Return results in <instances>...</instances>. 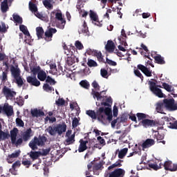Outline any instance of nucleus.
<instances>
[{
    "label": "nucleus",
    "instance_id": "obj_1",
    "mask_svg": "<svg viewBox=\"0 0 177 177\" xmlns=\"http://www.w3.org/2000/svg\"><path fill=\"white\" fill-rule=\"evenodd\" d=\"M50 20L51 22L55 23L57 28L64 30L66 26V19L63 17V13L60 10H54L50 12Z\"/></svg>",
    "mask_w": 177,
    "mask_h": 177
},
{
    "label": "nucleus",
    "instance_id": "obj_2",
    "mask_svg": "<svg viewBox=\"0 0 177 177\" xmlns=\"http://www.w3.org/2000/svg\"><path fill=\"white\" fill-rule=\"evenodd\" d=\"M98 115H100V117L98 118V121H100V122L103 123L106 120H108L109 122L111 121H113V113L111 111V109L109 107H100Z\"/></svg>",
    "mask_w": 177,
    "mask_h": 177
},
{
    "label": "nucleus",
    "instance_id": "obj_3",
    "mask_svg": "<svg viewBox=\"0 0 177 177\" xmlns=\"http://www.w3.org/2000/svg\"><path fill=\"white\" fill-rule=\"evenodd\" d=\"M46 140L48 139L45 136H39V138L35 136L29 142L28 146L33 151L38 150V146H45Z\"/></svg>",
    "mask_w": 177,
    "mask_h": 177
},
{
    "label": "nucleus",
    "instance_id": "obj_4",
    "mask_svg": "<svg viewBox=\"0 0 177 177\" xmlns=\"http://www.w3.org/2000/svg\"><path fill=\"white\" fill-rule=\"evenodd\" d=\"M47 131L51 136H55L56 133L62 135L63 132L67 131V125H66V123H62L57 124V127H55L54 128L52 126H49Z\"/></svg>",
    "mask_w": 177,
    "mask_h": 177
},
{
    "label": "nucleus",
    "instance_id": "obj_5",
    "mask_svg": "<svg viewBox=\"0 0 177 177\" xmlns=\"http://www.w3.org/2000/svg\"><path fill=\"white\" fill-rule=\"evenodd\" d=\"M18 133H19V129L16 127H15L12 130L10 131L11 143L14 146H16V147H18V146H21V145H23V139L21 138H19L17 139Z\"/></svg>",
    "mask_w": 177,
    "mask_h": 177
},
{
    "label": "nucleus",
    "instance_id": "obj_6",
    "mask_svg": "<svg viewBox=\"0 0 177 177\" xmlns=\"http://www.w3.org/2000/svg\"><path fill=\"white\" fill-rule=\"evenodd\" d=\"M148 85L149 86V89L152 93H154L156 96L158 97H164V93L160 88H157V84L154 82L149 81Z\"/></svg>",
    "mask_w": 177,
    "mask_h": 177
},
{
    "label": "nucleus",
    "instance_id": "obj_7",
    "mask_svg": "<svg viewBox=\"0 0 177 177\" xmlns=\"http://www.w3.org/2000/svg\"><path fill=\"white\" fill-rule=\"evenodd\" d=\"M163 104L165 109L169 110V111H175V110H177V104H175V100H174V98L163 100Z\"/></svg>",
    "mask_w": 177,
    "mask_h": 177
},
{
    "label": "nucleus",
    "instance_id": "obj_8",
    "mask_svg": "<svg viewBox=\"0 0 177 177\" xmlns=\"http://www.w3.org/2000/svg\"><path fill=\"white\" fill-rule=\"evenodd\" d=\"M2 93L5 95L6 98L12 100L15 96H16V91L10 89L9 87L4 86L2 88Z\"/></svg>",
    "mask_w": 177,
    "mask_h": 177
},
{
    "label": "nucleus",
    "instance_id": "obj_9",
    "mask_svg": "<svg viewBox=\"0 0 177 177\" xmlns=\"http://www.w3.org/2000/svg\"><path fill=\"white\" fill-rule=\"evenodd\" d=\"M57 32V30H56V28H50L44 32L43 39H45L46 42H50L52 38H53V34H56Z\"/></svg>",
    "mask_w": 177,
    "mask_h": 177
},
{
    "label": "nucleus",
    "instance_id": "obj_10",
    "mask_svg": "<svg viewBox=\"0 0 177 177\" xmlns=\"http://www.w3.org/2000/svg\"><path fill=\"white\" fill-rule=\"evenodd\" d=\"M89 17L95 26H97L98 27H102L103 24L99 21V15L95 11L90 10L89 11Z\"/></svg>",
    "mask_w": 177,
    "mask_h": 177
},
{
    "label": "nucleus",
    "instance_id": "obj_11",
    "mask_svg": "<svg viewBox=\"0 0 177 177\" xmlns=\"http://www.w3.org/2000/svg\"><path fill=\"white\" fill-rule=\"evenodd\" d=\"M3 111L7 115V117H12V115L15 114V111H13V106L9 105L8 103L4 104L3 106Z\"/></svg>",
    "mask_w": 177,
    "mask_h": 177
},
{
    "label": "nucleus",
    "instance_id": "obj_12",
    "mask_svg": "<svg viewBox=\"0 0 177 177\" xmlns=\"http://www.w3.org/2000/svg\"><path fill=\"white\" fill-rule=\"evenodd\" d=\"M109 177H124L125 175V170L122 169H116L113 171L108 174Z\"/></svg>",
    "mask_w": 177,
    "mask_h": 177
},
{
    "label": "nucleus",
    "instance_id": "obj_13",
    "mask_svg": "<svg viewBox=\"0 0 177 177\" xmlns=\"http://www.w3.org/2000/svg\"><path fill=\"white\" fill-rule=\"evenodd\" d=\"M163 167L166 171H171V172L177 171V164H172V162L169 160L165 162Z\"/></svg>",
    "mask_w": 177,
    "mask_h": 177
},
{
    "label": "nucleus",
    "instance_id": "obj_14",
    "mask_svg": "<svg viewBox=\"0 0 177 177\" xmlns=\"http://www.w3.org/2000/svg\"><path fill=\"white\" fill-rule=\"evenodd\" d=\"M32 136V130L29 128L24 131L21 135L22 143L23 142H28Z\"/></svg>",
    "mask_w": 177,
    "mask_h": 177
},
{
    "label": "nucleus",
    "instance_id": "obj_15",
    "mask_svg": "<svg viewBox=\"0 0 177 177\" xmlns=\"http://www.w3.org/2000/svg\"><path fill=\"white\" fill-rule=\"evenodd\" d=\"M26 81L30 85H32L33 86H39L41 85V82L37 79V76H28L26 78Z\"/></svg>",
    "mask_w": 177,
    "mask_h": 177
},
{
    "label": "nucleus",
    "instance_id": "obj_16",
    "mask_svg": "<svg viewBox=\"0 0 177 177\" xmlns=\"http://www.w3.org/2000/svg\"><path fill=\"white\" fill-rule=\"evenodd\" d=\"M86 114L88 115V117H91L92 120H98L100 115H99V109H97L96 112L93 110H87L86 111Z\"/></svg>",
    "mask_w": 177,
    "mask_h": 177
},
{
    "label": "nucleus",
    "instance_id": "obj_17",
    "mask_svg": "<svg viewBox=\"0 0 177 177\" xmlns=\"http://www.w3.org/2000/svg\"><path fill=\"white\" fill-rule=\"evenodd\" d=\"M141 124L144 128H149L150 127H156V121L153 120L144 119L141 121Z\"/></svg>",
    "mask_w": 177,
    "mask_h": 177
},
{
    "label": "nucleus",
    "instance_id": "obj_18",
    "mask_svg": "<svg viewBox=\"0 0 177 177\" xmlns=\"http://www.w3.org/2000/svg\"><path fill=\"white\" fill-rule=\"evenodd\" d=\"M138 70H140L146 77H151V71H150L147 67L145 66V65L142 64H138Z\"/></svg>",
    "mask_w": 177,
    "mask_h": 177
},
{
    "label": "nucleus",
    "instance_id": "obj_19",
    "mask_svg": "<svg viewBox=\"0 0 177 177\" xmlns=\"http://www.w3.org/2000/svg\"><path fill=\"white\" fill-rule=\"evenodd\" d=\"M105 49L109 53H113L115 49V44L112 40H108L107 44L105 46Z\"/></svg>",
    "mask_w": 177,
    "mask_h": 177
},
{
    "label": "nucleus",
    "instance_id": "obj_20",
    "mask_svg": "<svg viewBox=\"0 0 177 177\" xmlns=\"http://www.w3.org/2000/svg\"><path fill=\"white\" fill-rule=\"evenodd\" d=\"M155 143L156 141H154V140L148 138L141 145V147H142V150H145V149H149V147H151V146H153Z\"/></svg>",
    "mask_w": 177,
    "mask_h": 177
},
{
    "label": "nucleus",
    "instance_id": "obj_21",
    "mask_svg": "<svg viewBox=\"0 0 177 177\" xmlns=\"http://www.w3.org/2000/svg\"><path fill=\"white\" fill-rule=\"evenodd\" d=\"M80 146L78 149L79 153H82L88 149V147L86 146L88 143V140H83L82 139L80 140Z\"/></svg>",
    "mask_w": 177,
    "mask_h": 177
},
{
    "label": "nucleus",
    "instance_id": "obj_22",
    "mask_svg": "<svg viewBox=\"0 0 177 177\" xmlns=\"http://www.w3.org/2000/svg\"><path fill=\"white\" fill-rule=\"evenodd\" d=\"M11 74L13 75L14 78H17L20 77V68L15 67V66L12 65L10 66Z\"/></svg>",
    "mask_w": 177,
    "mask_h": 177
},
{
    "label": "nucleus",
    "instance_id": "obj_23",
    "mask_svg": "<svg viewBox=\"0 0 177 177\" xmlns=\"http://www.w3.org/2000/svg\"><path fill=\"white\" fill-rule=\"evenodd\" d=\"M30 113L32 114V117H43V115H45L44 111L38 110L37 109H31Z\"/></svg>",
    "mask_w": 177,
    "mask_h": 177
},
{
    "label": "nucleus",
    "instance_id": "obj_24",
    "mask_svg": "<svg viewBox=\"0 0 177 177\" xmlns=\"http://www.w3.org/2000/svg\"><path fill=\"white\" fill-rule=\"evenodd\" d=\"M28 154L30 157V158L32 159V161H35V160H38V158H39L41 156V151H31Z\"/></svg>",
    "mask_w": 177,
    "mask_h": 177
},
{
    "label": "nucleus",
    "instance_id": "obj_25",
    "mask_svg": "<svg viewBox=\"0 0 177 177\" xmlns=\"http://www.w3.org/2000/svg\"><path fill=\"white\" fill-rule=\"evenodd\" d=\"M36 34L38 39H44V34H45V31L44 28L41 26L36 28Z\"/></svg>",
    "mask_w": 177,
    "mask_h": 177
},
{
    "label": "nucleus",
    "instance_id": "obj_26",
    "mask_svg": "<svg viewBox=\"0 0 177 177\" xmlns=\"http://www.w3.org/2000/svg\"><path fill=\"white\" fill-rule=\"evenodd\" d=\"M104 91L101 92H97L95 89H92L91 95H93L94 99L96 98L97 100H101V99H103V96H102V93H103Z\"/></svg>",
    "mask_w": 177,
    "mask_h": 177
},
{
    "label": "nucleus",
    "instance_id": "obj_27",
    "mask_svg": "<svg viewBox=\"0 0 177 177\" xmlns=\"http://www.w3.org/2000/svg\"><path fill=\"white\" fill-rule=\"evenodd\" d=\"M30 71L32 72V77H37V74L38 75L39 72L42 71V70H41L40 66H36L31 67Z\"/></svg>",
    "mask_w": 177,
    "mask_h": 177
},
{
    "label": "nucleus",
    "instance_id": "obj_28",
    "mask_svg": "<svg viewBox=\"0 0 177 177\" xmlns=\"http://www.w3.org/2000/svg\"><path fill=\"white\" fill-rule=\"evenodd\" d=\"M75 142V133H74L71 136H68L65 140V143L66 145H73Z\"/></svg>",
    "mask_w": 177,
    "mask_h": 177
},
{
    "label": "nucleus",
    "instance_id": "obj_29",
    "mask_svg": "<svg viewBox=\"0 0 177 177\" xmlns=\"http://www.w3.org/2000/svg\"><path fill=\"white\" fill-rule=\"evenodd\" d=\"M165 105H164V102H158L156 104V110L157 111V113H160V114H165V113H163L162 111H164V110L162 109H164Z\"/></svg>",
    "mask_w": 177,
    "mask_h": 177
},
{
    "label": "nucleus",
    "instance_id": "obj_30",
    "mask_svg": "<svg viewBox=\"0 0 177 177\" xmlns=\"http://www.w3.org/2000/svg\"><path fill=\"white\" fill-rule=\"evenodd\" d=\"M1 9L3 13H6L9 10V6L8 5V0H3L1 4Z\"/></svg>",
    "mask_w": 177,
    "mask_h": 177
},
{
    "label": "nucleus",
    "instance_id": "obj_31",
    "mask_svg": "<svg viewBox=\"0 0 177 177\" xmlns=\"http://www.w3.org/2000/svg\"><path fill=\"white\" fill-rule=\"evenodd\" d=\"M153 59L158 64H165V60L160 55H157L153 57Z\"/></svg>",
    "mask_w": 177,
    "mask_h": 177
},
{
    "label": "nucleus",
    "instance_id": "obj_32",
    "mask_svg": "<svg viewBox=\"0 0 177 177\" xmlns=\"http://www.w3.org/2000/svg\"><path fill=\"white\" fill-rule=\"evenodd\" d=\"M37 78L38 80H39V81H42V82L45 81V80L48 78V76L46 75V72L41 70V71L39 72L37 75Z\"/></svg>",
    "mask_w": 177,
    "mask_h": 177
},
{
    "label": "nucleus",
    "instance_id": "obj_33",
    "mask_svg": "<svg viewBox=\"0 0 177 177\" xmlns=\"http://www.w3.org/2000/svg\"><path fill=\"white\" fill-rule=\"evenodd\" d=\"M92 54L97 57V60L103 62V55H102V52L93 50Z\"/></svg>",
    "mask_w": 177,
    "mask_h": 177
},
{
    "label": "nucleus",
    "instance_id": "obj_34",
    "mask_svg": "<svg viewBox=\"0 0 177 177\" xmlns=\"http://www.w3.org/2000/svg\"><path fill=\"white\" fill-rule=\"evenodd\" d=\"M111 104H113V100L111 97H109L106 99V102H101V106H105L106 107H111Z\"/></svg>",
    "mask_w": 177,
    "mask_h": 177
},
{
    "label": "nucleus",
    "instance_id": "obj_35",
    "mask_svg": "<svg viewBox=\"0 0 177 177\" xmlns=\"http://www.w3.org/2000/svg\"><path fill=\"white\" fill-rule=\"evenodd\" d=\"M128 153V148H124L122 149L119 152H118V158L122 159L127 156Z\"/></svg>",
    "mask_w": 177,
    "mask_h": 177
},
{
    "label": "nucleus",
    "instance_id": "obj_36",
    "mask_svg": "<svg viewBox=\"0 0 177 177\" xmlns=\"http://www.w3.org/2000/svg\"><path fill=\"white\" fill-rule=\"evenodd\" d=\"M10 138V134H9V131L3 132L2 130H0V140L2 139L5 140L6 139H9Z\"/></svg>",
    "mask_w": 177,
    "mask_h": 177
},
{
    "label": "nucleus",
    "instance_id": "obj_37",
    "mask_svg": "<svg viewBox=\"0 0 177 177\" xmlns=\"http://www.w3.org/2000/svg\"><path fill=\"white\" fill-rule=\"evenodd\" d=\"M80 86L82 88H84V89H89L91 88V84H89V82L87 80H82L80 83Z\"/></svg>",
    "mask_w": 177,
    "mask_h": 177
},
{
    "label": "nucleus",
    "instance_id": "obj_38",
    "mask_svg": "<svg viewBox=\"0 0 177 177\" xmlns=\"http://www.w3.org/2000/svg\"><path fill=\"white\" fill-rule=\"evenodd\" d=\"M19 30L21 31V32H23V34H24V35H26V37H30V32H28L27 26L24 25H20Z\"/></svg>",
    "mask_w": 177,
    "mask_h": 177
},
{
    "label": "nucleus",
    "instance_id": "obj_39",
    "mask_svg": "<svg viewBox=\"0 0 177 177\" xmlns=\"http://www.w3.org/2000/svg\"><path fill=\"white\" fill-rule=\"evenodd\" d=\"M156 136V140H158V142H159V143H162V145H165V140H162L165 136V135H164V133H158V134ZM162 140V141H161Z\"/></svg>",
    "mask_w": 177,
    "mask_h": 177
},
{
    "label": "nucleus",
    "instance_id": "obj_40",
    "mask_svg": "<svg viewBox=\"0 0 177 177\" xmlns=\"http://www.w3.org/2000/svg\"><path fill=\"white\" fill-rule=\"evenodd\" d=\"M0 80L1 82H6L8 81V69H6L5 71H3L0 75Z\"/></svg>",
    "mask_w": 177,
    "mask_h": 177
},
{
    "label": "nucleus",
    "instance_id": "obj_41",
    "mask_svg": "<svg viewBox=\"0 0 177 177\" xmlns=\"http://www.w3.org/2000/svg\"><path fill=\"white\" fill-rule=\"evenodd\" d=\"M136 116H137L138 121H143V120H146V118H147V117H149V115H147L143 113H138L136 114Z\"/></svg>",
    "mask_w": 177,
    "mask_h": 177
},
{
    "label": "nucleus",
    "instance_id": "obj_42",
    "mask_svg": "<svg viewBox=\"0 0 177 177\" xmlns=\"http://www.w3.org/2000/svg\"><path fill=\"white\" fill-rule=\"evenodd\" d=\"M66 62L68 66H73L74 63H75V57L74 55H71V57H68Z\"/></svg>",
    "mask_w": 177,
    "mask_h": 177
},
{
    "label": "nucleus",
    "instance_id": "obj_43",
    "mask_svg": "<svg viewBox=\"0 0 177 177\" xmlns=\"http://www.w3.org/2000/svg\"><path fill=\"white\" fill-rule=\"evenodd\" d=\"M12 18L14 21H15V23H17L18 24H21L23 23V18L17 15H13Z\"/></svg>",
    "mask_w": 177,
    "mask_h": 177
},
{
    "label": "nucleus",
    "instance_id": "obj_44",
    "mask_svg": "<svg viewBox=\"0 0 177 177\" xmlns=\"http://www.w3.org/2000/svg\"><path fill=\"white\" fill-rule=\"evenodd\" d=\"M29 9L31 12H34V13H37V12H38V8L35 3L31 1L29 2Z\"/></svg>",
    "mask_w": 177,
    "mask_h": 177
},
{
    "label": "nucleus",
    "instance_id": "obj_45",
    "mask_svg": "<svg viewBox=\"0 0 177 177\" xmlns=\"http://www.w3.org/2000/svg\"><path fill=\"white\" fill-rule=\"evenodd\" d=\"M103 168V163L102 162H100L93 166V171L95 172V171H99Z\"/></svg>",
    "mask_w": 177,
    "mask_h": 177
},
{
    "label": "nucleus",
    "instance_id": "obj_46",
    "mask_svg": "<svg viewBox=\"0 0 177 177\" xmlns=\"http://www.w3.org/2000/svg\"><path fill=\"white\" fill-rule=\"evenodd\" d=\"M15 82L17 84L18 86H19V88H21V86H23V85L24 84V82L23 81V78H21L20 76H18V77H15Z\"/></svg>",
    "mask_w": 177,
    "mask_h": 177
},
{
    "label": "nucleus",
    "instance_id": "obj_47",
    "mask_svg": "<svg viewBox=\"0 0 177 177\" xmlns=\"http://www.w3.org/2000/svg\"><path fill=\"white\" fill-rule=\"evenodd\" d=\"M118 124H121V122H127L128 121V115L127 114H122L120 118H118Z\"/></svg>",
    "mask_w": 177,
    "mask_h": 177
},
{
    "label": "nucleus",
    "instance_id": "obj_48",
    "mask_svg": "<svg viewBox=\"0 0 177 177\" xmlns=\"http://www.w3.org/2000/svg\"><path fill=\"white\" fill-rule=\"evenodd\" d=\"M52 1H43V5L46 8V9L52 10L53 9V5L50 3Z\"/></svg>",
    "mask_w": 177,
    "mask_h": 177
},
{
    "label": "nucleus",
    "instance_id": "obj_49",
    "mask_svg": "<svg viewBox=\"0 0 177 177\" xmlns=\"http://www.w3.org/2000/svg\"><path fill=\"white\" fill-rule=\"evenodd\" d=\"M87 66L88 67H97V63L93 59H88Z\"/></svg>",
    "mask_w": 177,
    "mask_h": 177
},
{
    "label": "nucleus",
    "instance_id": "obj_50",
    "mask_svg": "<svg viewBox=\"0 0 177 177\" xmlns=\"http://www.w3.org/2000/svg\"><path fill=\"white\" fill-rule=\"evenodd\" d=\"M44 91H46V92H52V91H55L53 87L49 86L48 83H46L43 86Z\"/></svg>",
    "mask_w": 177,
    "mask_h": 177
},
{
    "label": "nucleus",
    "instance_id": "obj_51",
    "mask_svg": "<svg viewBox=\"0 0 177 177\" xmlns=\"http://www.w3.org/2000/svg\"><path fill=\"white\" fill-rule=\"evenodd\" d=\"M162 87L167 92H172V86L168 84L167 83H162Z\"/></svg>",
    "mask_w": 177,
    "mask_h": 177
},
{
    "label": "nucleus",
    "instance_id": "obj_52",
    "mask_svg": "<svg viewBox=\"0 0 177 177\" xmlns=\"http://www.w3.org/2000/svg\"><path fill=\"white\" fill-rule=\"evenodd\" d=\"M100 75L103 78H109V72L104 68L100 70Z\"/></svg>",
    "mask_w": 177,
    "mask_h": 177
},
{
    "label": "nucleus",
    "instance_id": "obj_53",
    "mask_svg": "<svg viewBox=\"0 0 177 177\" xmlns=\"http://www.w3.org/2000/svg\"><path fill=\"white\" fill-rule=\"evenodd\" d=\"M91 86H93V88H94L95 91H100V86L99 85V83H97L96 80H94L92 82Z\"/></svg>",
    "mask_w": 177,
    "mask_h": 177
},
{
    "label": "nucleus",
    "instance_id": "obj_54",
    "mask_svg": "<svg viewBox=\"0 0 177 177\" xmlns=\"http://www.w3.org/2000/svg\"><path fill=\"white\" fill-rule=\"evenodd\" d=\"M46 82H47V84H50V85L56 84V81H55L54 79H52V77H50V76L47 77V78L46 79Z\"/></svg>",
    "mask_w": 177,
    "mask_h": 177
},
{
    "label": "nucleus",
    "instance_id": "obj_55",
    "mask_svg": "<svg viewBox=\"0 0 177 177\" xmlns=\"http://www.w3.org/2000/svg\"><path fill=\"white\" fill-rule=\"evenodd\" d=\"M134 74L136 77H138V78H140L141 81L143 82V75L140 73V71L138 69L134 70Z\"/></svg>",
    "mask_w": 177,
    "mask_h": 177
},
{
    "label": "nucleus",
    "instance_id": "obj_56",
    "mask_svg": "<svg viewBox=\"0 0 177 177\" xmlns=\"http://www.w3.org/2000/svg\"><path fill=\"white\" fill-rule=\"evenodd\" d=\"M121 35H122V39L120 38L119 39L120 41H122V42H124V45H125V44H127V42H125V39L127 38V33H125V30L122 29Z\"/></svg>",
    "mask_w": 177,
    "mask_h": 177
},
{
    "label": "nucleus",
    "instance_id": "obj_57",
    "mask_svg": "<svg viewBox=\"0 0 177 177\" xmlns=\"http://www.w3.org/2000/svg\"><path fill=\"white\" fill-rule=\"evenodd\" d=\"M21 164L20 162L17 161L15 163L12 164V169H10V171L11 172V174H13L12 171H15V170L16 169V168H17V167H20Z\"/></svg>",
    "mask_w": 177,
    "mask_h": 177
},
{
    "label": "nucleus",
    "instance_id": "obj_58",
    "mask_svg": "<svg viewBox=\"0 0 177 177\" xmlns=\"http://www.w3.org/2000/svg\"><path fill=\"white\" fill-rule=\"evenodd\" d=\"M80 124V120H78V118H74L72 121V127L73 128H77Z\"/></svg>",
    "mask_w": 177,
    "mask_h": 177
},
{
    "label": "nucleus",
    "instance_id": "obj_59",
    "mask_svg": "<svg viewBox=\"0 0 177 177\" xmlns=\"http://www.w3.org/2000/svg\"><path fill=\"white\" fill-rule=\"evenodd\" d=\"M55 103L57 106H64V103H66V101L63 98H59L57 101H55Z\"/></svg>",
    "mask_w": 177,
    "mask_h": 177
},
{
    "label": "nucleus",
    "instance_id": "obj_60",
    "mask_svg": "<svg viewBox=\"0 0 177 177\" xmlns=\"http://www.w3.org/2000/svg\"><path fill=\"white\" fill-rule=\"evenodd\" d=\"M32 164L31 161L26 159L22 160V165H24V167H26V168H30V165Z\"/></svg>",
    "mask_w": 177,
    "mask_h": 177
},
{
    "label": "nucleus",
    "instance_id": "obj_61",
    "mask_svg": "<svg viewBox=\"0 0 177 177\" xmlns=\"http://www.w3.org/2000/svg\"><path fill=\"white\" fill-rule=\"evenodd\" d=\"M168 127L171 129H177V121H175L174 122H169Z\"/></svg>",
    "mask_w": 177,
    "mask_h": 177
},
{
    "label": "nucleus",
    "instance_id": "obj_62",
    "mask_svg": "<svg viewBox=\"0 0 177 177\" xmlns=\"http://www.w3.org/2000/svg\"><path fill=\"white\" fill-rule=\"evenodd\" d=\"M20 153L21 151L19 150V151H16L15 152L8 155L10 157L12 158L13 159L14 158H17V157H19V156H20Z\"/></svg>",
    "mask_w": 177,
    "mask_h": 177
},
{
    "label": "nucleus",
    "instance_id": "obj_63",
    "mask_svg": "<svg viewBox=\"0 0 177 177\" xmlns=\"http://www.w3.org/2000/svg\"><path fill=\"white\" fill-rule=\"evenodd\" d=\"M75 46L79 50L84 49V45H82V43H81L80 41H76Z\"/></svg>",
    "mask_w": 177,
    "mask_h": 177
},
{
    "label": "nucleus",
    "instance_id": "obj_64",
    "mask_svg": "<svg viewBox=\"0 0 177 177\" xmlns=\"http://www.w3.org/2000/svg\"><path fill=\"white\" fill-rule=\"evenodd\" d=\"M16 124L18 125V127H24V122H23L21 119L19 118L16 119Z\"/></svg>",
    "mask_w": 177,
    "mask_h": 177
}]
</instances>
